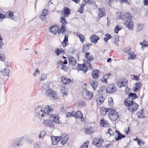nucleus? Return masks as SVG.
I'll list each match as a JSON object with an SVG mask.
<instances>
[{
	"label": "nucleus",
	"mask_w": 148,
	"mask_h": 148,
	"mask_svg": "<svg viewBox=\"0 0 148 148\" xmlns=\"http://www.w3.org/2000/svg\"><path fill=\"white\" fill-rule=\"evenodd\" d=\"M35 114L36 116L39 118H41L45 116L46 113L45 110L41 106H38L36 108L35 111Z\"/></svg>",
	"instance_id": "nucleus-1"
},
{
	"label": "nucleus",
	"mask_w": 148,
	"mask_h": 148,
	"mask_svg": "<svg viewBox=\"0 0 148 148\" xmlns=\"http://www.w3.org/2000/svg\"><path fill=\"white\" fill-rule=\"evenodd\" d=\"M81 93L83 97L87 100H90L92 98V93L86 89H83L81 91Z\"/></svg>",
	"instance_id": "nucleus-2"
},
{
	"label": "nucleus",
	"mask_w": 148,
	"mask_h": 148,
	"mask_svg": "<svg viewBox=\"0 0 148 148\" xmlns=\"http://www.w3.org/2000/svg\"><path fill=\"white\" fill-rule=\"evenodd\" d=\"M109 112V118L113 121H116L119 117V114L115 109H112Z\"/></svg>",
	"instance_id": "nucleus-3"
},
{
	"label": "nucleus",
	"mask_w": 148,
	"mask_h": 148,
	"mask_svg": "<svg viewBox=\"0 0 148 148\" xmlns=\"http://www.w3.org/2000/svg\"><path fill=\"white\" fill-rule=\"evenodd\" d=\"M103 141V139L101 137L95 138L93 139L92 144L98 148H100L102 147Z\"/></svg>",
	"instance_id": "nucleus-4"
},
{
	"label": "nucleus",
	"mask_w": 148,
	"mask_h": 148,
	"mask_svg": "<svg viewBox=\"0 0 148 148\" xmlns=\"http://www.w3.org/2000/svg\"><path fill=\"white\" fill-rule=\"evenodd\" d=\"M128 80L126 78H122L118 81L116 83L117 86L121 88L123 87H126L127 84Z\"/></svg>",
	"instance_id": "nucleus-5"
},
{
	"label": "nucleus",
	"mask_w": 148,
	"mask_h": 148,
	"mask_svg": "<svg viewBox=\"0 0 148 148\" xmlns=\"http://www.w3.org/2000/svg\"><path fill=\"white\" fill-rule=\"evenodd\" d=\"M47 95H48L54 100H56L58 99V97L56 92L55 91H52L51 89L47 90L46 92Z\"/></svg>",
	"instance_id": "nucleus-6"
},
{
	"label": "nucleus",
	"mask_w": 148,
	"mask_h": 148,
	"mask_svg": "<svg viewBox=\"0 0 148 148\" xmlns=\"http://www.w3.org/2000/svg\"><path fill=\"white\" fill-rule=\"evenodd\" d=\"M60 143L63 145L65 144L67 142L69 139V136L65 133L62 134L60 136Z\"/></svg>",
	"instance_id": "nucleus-7"
},
{
	"label": "nucleus",
	"mask_w": 148,
	"mask_h": 148,
	"mask_svg": "<svg viewBox=\"0 0 148 148\" xmlns=\"http://www.w3.org/2000/svg\"><path fill=\"white\" fill-rule=\"evenodd\" d=\"M106 90L108 92L112 93L116 91L117 88L114 84H111L108 85Z\"/></svg>",
	"instance_id": "nucleus-8"
},
{
	"label": "nucleus",
	"mask_w": 148,
	"mask_h": 148,
	"mask_svg": "<svg viewBox=\"0 0 148 148\" xmlns=\"http://www.w3.org/2000/svg\"><path fill=\"white\" fill-rule=\"evenodd\" d=\"M61 11L63 14L64 17H68L70 16L71 13V9L68 7H64L63 10Z\"/></svg>",
	"instance_id": "nucleus-9"
},
{
	"label": "nucleus",
	"mask_w": 148,
	"mask_h": 148,
	"mask_svg": "<svg viewBox=\"0 0 148 148\" xmlns=\"http://www.w3.org/2000/svg\"><path fill=\"white\" fill-rule=\"evenodd\" d=\"M98 14L97 17V19L99 20L103 16H106V10L104 8H99L98 9Z\"/></svg>",
	"instance_id": "nucleus-10"
},
{
	"label": "nucleus",
	"mask_w": 148,
	"mask_h": 148,
	"mask_svg": "<svg viewBox=\"0 0 148 148\" xmlns=\"http://www.w3.org/2000/svg\"><path fill=\"white\" fill-rule=\"evenodd\" d=\"M138 105L134 102L128 107V109L130 112H134L138 109Z\"/></svg>",
	"instance_id": "nucleus-11"
},
{
	"label": "nucleus",
	"mask_w": 148,
	"mask_h": 148,
	"mask_svg": "<svg viewBox=\"0 0 148 148\" xmlns=\"http://www.w3.org/2000/svg\"><path fill=\"white\" fill-rule=\"evenodd\" d=\"M124 25L130 30H132L134 28V23L131 20L126 21Z\"/></svg>",
	"instance_id": "nucleus-12"
},
{
	"label": "nucleus",
	"mask_w": 148,
	"mask_h": 148,
	"mask_svg": "<svg viewBox=\"0 0 148 148\" xmlns=\"http://www.w3.org/2000/svg\"><path fill=\"white\" fill-rule=\"evenodd\" d=\"M43 124L47 126L50 127V128H53L54 127V125L52 121L49 119L44 120Z\"/></svg>",
	"instance_id": "nucleus-13"
},
{
	"label": "nucleus",
	"mask_w": 148,
	"mask_h": 148,
	"mask_svg": "<svg viewBox=\"0 0 148 148\" xmlns=\"http://www.w3.org/2000/svg\"><path fill=\"white\" fill-rule=\"evenodd\" d=\"M59 30V27L57 25H54L50 27V31L54 34L58 33Z\"/></svg>",
	"instance_id": "nucleus-14"
},
{
	"label": "nucleus",
	"mask_w": 148,
	"mask_h": 148,
	"mask_svg": "<svg viewBox=\"0 0 148 148\" xmlns=\"http://www.w3.org/2000/svg\"><path fill=\"white\" fill-rule=\"evenodd\" d=\"M44 109L46 113V114H47L48 115H50V116L52 112L54 110L53 108L51 106L49 105H47L45 106Z\"/></svg>",
	"instance_id": "nucleus-15"
},
{
	"label": "nucleus",
	"mask_w": 148,
	"mask_h": 148,
	"mask_svg": "<svg viewBox=\"0 0 148 148\" xmlns=\"http://www.w3.org/2000/svg\"><path fill=\"white\" fill-rule=\"evenodd\" d=\"M75 117L76 119H80L81 121H84V120L83 115L80 111H78L75 113Z\"/></svg>",
	"instance_id": "nucleus-16"
},
{
	"label": "nucleus",
	"mask_w": 148,
	"mask_h": 148,
	"mask_svg": "<svg viewBox=\"0 0 148 148\" xmlns=\"http://www.w3.org/2000/svg\"><path fill=\"white\" fill-rule=\"evenodd\" d=\"M58 69L60 68L66 72L68 71V68L67 67L64 65L62 64V62L61 61H60L58 63Z\"/></svg>",
	"instance_id": "nucleus-17"
},
{
	"label": "nucleus",
	"mask_w": 148,
	"mask_h": 148,
	"mask_svg": "<svg viewBox=\"0 0 148 148\" xmlns=\"http://www.w3.org/2000/svg\"><path fill=\"white\" fill-rule=\"evenodd\" d=\"M69 64L70 65L74 66L77 64V60L73 56H71L68 57Z\"/></svg>",
	"instance_id": "nucleus-18"
},
{
	"label": "nucleus",
	"mask_w": 148,
	"mask_h": 148,
	"mask_svg": "<svg viewBox=\"0 0 148 148\" xmlns=\"http://www.w3.org/2000/svg\"><path fill=\"white\" fill-rule=\"evenodd\" d=\"M90 39L92 43H97L98 41L99 40L100 38L97 36L92 34L90 36Z\"/></svg>",
	"instance_id": "nucleus-19"
},
{
	"label": "nucleus",
	"mask_w": 148,
	"mask_h": 148,
	"mask_svg": "<svg viewBox=\"0 0 148 148\" xmlns=\"http://www.w3.org/2000/svg\"><path fill=\"white\" fill-rule=\"evenodd\" d=\"M121 18L126 21L131 20L132 17L131 15L129 13H126L123 15L121 16Z\"/></svg>",
	"instance_id": "nucleus-20"
},
{
	"label": "nucleus",
	"mask_w": 148,
	"mask_h": 148,
	"mask_svg": "<svg viewBox=\"0 0 148 148\" xmlns=\"http://www.w3.org/2000/svg\"><path fill=\"white\" fill-rule=\"evenodd\" d=\"M112 77V75L111 73L106 74L103 76L101 79V81L106 84L107 83V80L111 78Z\"/></svg>",
	"instance_id": "nucleus-21"
},
{
	"label": "nucleus",
	"mask_w": 148,
	"mask_h": 148,
	"mask_svg": "<svg viewBox=\"0 0 148 148\" xmlns=\"http://www.w3.org/2000/svg\"><path fill=\"white\" fill-rule=\"evenodd\" d=\"M111 108H105L103 107L99 109V112L100 114L102 115H106Z\"/></svg>",
	"instance_id": "nucleus-22"
},
{
	"label": "nucleus",
	"mask_w": 148,
	"mask_h": 148,
	"mask_svg": "<svg viewBox=\"0 0 148 148\" xmlns=\"http://www.w3.org/2000/svg\"><path fill=\"white\" fill-rule=\"evenodd\" d=\"M100 72L99 70L94 69L92 73V76L95 79H97Z\"/></svg>",
	"instance_id": "nucleus-23"
},
{
	"label": "nucleus",
	"mask_w": 148,
	"mask_h": 148,
	"mask_svg": "<svg viewBox=\"0 0 148 148\" xmlns=\"http://www.w3.org/2000/svg\"><path fill=\"white\" fill-rule=\"evenodd\" d=\"M133 102H134L132 99L128 97L125 99L124 103L125 106L128 107L130 105L132 104Z\"/></svg>",
	"instance_id": "nucleus-24"
},
{
	"label": "nucleus",
	"mask_w": 148,
	"mask_h": 148,
	"mask_svg": "<svg viewBox=\"0 0 148 148\" xmlns=\"http://www.w3.org/2000/svg\"><path fill=\"white\" fill-rule=\"evenodd\" d=\"M142 86V84L140 82H137L135 84L133 87V91L134 92H138L140 87Z\"/></svg>",
	"instance_id": "nucleus-25"
},
{
	"label": "nucleus",
	"mask_w": 148,
	"mask_h": 148,
	"mask_svg": "<svg viewBox=\"0 0 148 148\" xmlns=\"http://www.w3.org/2000/svg\"><path fill=\"white\" fill-rule=\"evenodd\" d=\"M53 119V122L57 123H60L59 117L58 115L56 114H53L50 115Z\"/></svg>",
	"instance_id": "nucleus-26"
},
{
	"label": "nucleus",
	"mask_w": 148,
	"mask_h": 148,
	"mask_svg": "<svg viewBox=\"0 0 148 148\" xmlns=\"http://www.w3.org/2000/svg\"><path fill=\"white\" fill-rule=\"evenodd\" d=\"M78 70L82 71H84V73L86 72L87 70V68L84 64H78Z\"/></svg>",
	"instance_id": "nucleus-27"
},
{
	"label": "nucleus",
	"mask_w": 148,
	"mask_h": 148,
	"mask_svg": "<svg viewBox=\"0 0 148 148\" xmlns=\"http://www.w3.org/2000/svg\"><path fill=\"white\" fill-rule=\"evenodd\" d=\"M69 36L68 34H65L64 37V39L62 42V44L63 47H66L68 44V38Z\"/></svg>",
	"instance_id": "nucleus-28"
},
{
	"label": "nucleus",
	"mask_w": 148,
	"mask_h": 148,
	"mask_svg": "<svg viewBox=\"0 0 148 148\" xmlns=\"http://www.w3.org/2000/svg\"><path fill=\"white\" fill-rule=\"evenodd\" d=\"M51 140L52 144L53 145H57L60 140V137H53L51 138Z\"/></svg>",
	"instance_id": "nucleus-29"
},
{
	"label": "nucleus",
	"mask_w": 148,
	"mask_h": 148,
	"mask_svg": "<svg viewBox=\"0 0 148 148\" xmlns=\"http://www.w3.org/2000/svg\"><path fill=\"white\" fill-rule=\"evenodd\" d=\"M100 125L102 127H108L109 126L110 124L107 121H104L103 119H101L100 121Z\"/></svg>",
	"instance_id": "nucleus-30"
},
{
	"label": "nucleus",
	"mask_w": 148,
	"mask_h": 148,
	"mask_svg": "<svg viewBox=\"0 0 148 148\" xmlns=\"http://www.w3.org/2000/svg\"><path fill=\"white\" fill-rule=\"evenodd\" d=\"M115 132L117 133V136L115 137L116 140H121L122 138L125 137V136L124 135H122L120 132L118 130H116Z\"/></svg>",
	"instance_id": "nucleus-31"
},
{
	"label": "nucleus",
	"mask_w": 148,
	"mask_h": 148,
	"mask_svg": "<svg viewBox=\"0 0 148 148\" xmlns=\"http://www.w3.org/2000/svg\"><path fill=\"white\" fill-rule=\"evenodd\" d=\"M89 83L91 84L93 89L96 90L98 86L97 82L95 80H91L90 81Z\"/></svg>",
	"instance_id": "nucleus-32"
},
{
	"label": "nucleus",
	"mask_w": 148,
	"mask_h": 148,
	"mask_svg": "<svg viewBox=\"0 0 148 148\" xmlns=\"http://www.w3.org/2000/svg\"><path fill=\"white\" fill-rule=\"evenodd\" d=\"M85 57L86 59L90 61H92L94 59V56L91 55L88 52L86 53L85 54Z\"/></svg>",
	"instance_id": "nucleus-33"
},
{
	"label": "nucleus",
	"mask_w": 148,
	"mask_h": 148,
	"mask_svg": "<svg viewBox=\"0 0 148 148\" xmlns=\"http://www.w3.org/2000/svg\"><path fill=\"white\" fill-rule=\"evenodd\" d=\"M76 35L78 37L82 43H83L85 40V36L79 32L77 33Z\"/></svg>",
	"instance_id": "nucleus-34"
},
{
	"label": "nucleus",
	"mask_w": 148,
	"mask_h": 148,
	"mask_svg": "<svg viewBox=\"0 0 148 148\" xmlns=\"http://www.w3.org/2000/svg\"><path fill=\"white\" fill-rule=\"evenodd\" d=\"M104 99L102 96H100L97 97L96 99L97 103L98 105L101 104L103 103Z\"/></svg>",
	"instance_id": "nucleus-35"
},
{
	"label": "nucleus",
	"mask_w": 148,
	"mask_h": 148,
	"mask_svg": "<svg viewBox=\"0 0 148 148\" xmlns=\"http://www.w3.org/2000/svg\"><path fill=\"white\" fill-rule=\"evenodd\" d=\"M61 80L62 82L64 84H70L71 82L70 79H68L64 76L61 77Z\"/></svg>",
	"instance_id": "nucleus-36"
},
{
	"label": "nucleus",
	"mask_w": 148,
	"mask_h": 148,
	"mask_svg": "<svg viewBox=\"0 0 148 148\" xmlns=\"http://www.w3.org/2000/svg\"><path fill=\"white\" fill-rule=\"evenodd\" d=\"M94 132V130L93 127H90L85 129V132L86 134H91Z\"/></svg>",
	"instance_id": "nucleus-37"
},
{
	"label": "nucleus",
	"mask_w": 148,
	"mask_h": 148,
	"mask_svg": "<svg viewBox=\"0 0 148 148\" xmlns=\"http://www.w3.org/2000/svg\"><path fill=\"white\" fill-rule=\"evenodd\" d=\"M108 106L110 108L113 109L112 108L114 106V103L113 101L112 97H110L108 99Z\"/></svg>",
	"instance_id": "nucleus-38"
},
{
	"label": "nucleus",
	"mask_w": 148,
	"mask_h": 148,
	"mask_svg": "<svg viewBox=\"0 0 148 148\" xmlns=\"http://www.w3.org/2000/svg\"><path fill=\"white\" fill-rule=\"evenodd\" d=\"M138 116L139 118H143L145 117L144 110H141L140 111H138L137 113Z\"/></svg>",
	"instance_id": "nucleus-39"
},
{
	"label": "nucleus",
	"mask_w": 148,
	"mask_h": 148,
	"mask_svg": "<svg viewBox=\"0 0 148 148\" xmlns=\"http://www.w3.org/2000/svg\"><path fill=\"white\" fill-rule=\"evenodd\" d=\"M55 52L57 56H59L60 55L63 53L64 52V51L62 49H55Z\"/></svg>",
	"instance_id": "nucleus-40"
},
{
	"label": "nucleus",
	"mask_w": 148,
	"mask_h": 148,
	"mask_svg": "<svg viewBox=\"0 0 148 148\" xmlns=\"http://www.w3.org/2000/svg\"><path fill=\"white\" fill-rule=\"evenodd\" d=\"M129 56V58L131 60H135L136 58V55L134 52H129L128 53Z\"/></svg>",
	"instance_id": "nucleus-41"
},
{
	"label": "nucleus",
	"mask_w": 148,
	"mask_h": 148,
	"mask_svg": "<svg viewBox=\"0 0 148 148\" xmlns=\"http://www.w3.org/2000/svg\"><path fill=\"white\" fill-rule=\"evenodd\" d=\"M138 97V96L135 93L130 92L128 94V97L130 99H132L133 100V99H134L136 98H137Z\"/></svg>",
	"instance_id": "nucleus-42"
},
{
	"label": "nucleus",
	"mask_w": 148,
	"mask_h": 148,
	"mask_svg": "<svg viewBox=\"0 0 148 148\" xmlns=\"http://www.w3.org/2000/svg\"><path fill=\"white\" fill-rule=\"evenodd\" d=\"M66 26L65 25H61L58 32V34L60 33H63L66 31Z\"/></svg>",
	"instance_id": "nucleus-43"
},
{
	"label": "nucleus",
	"mask_w": 148,
	"mask_h": 148,
	"mask_svg": "<svg viewBox=\"0 0 148 148\" xmlns=\"http://www.w3.org/2000/svg\"><path fill=\"white\" fill-rule=\"evenodd\" d=\"M105 37L103 38V40L106 42H107L108 40L112 38V36L109 34H105Z\"/></svg>",
	"instance_id": "nucleus-44"
},
{
	"label": "nucleus",
	"mask_w": 148,
	"mask_h": 148,
	"mask_svg": "<svg viewBox=\"0 0 148 148\" xmlns=\"http://www.w3.org/2000/svg\"><path fill=\"white\" fill-rule=\"evenodd\" d=\"M85 5V3H81L80 5V7L78 10V12L80 13H83L84 7Z\"/></svg>",
	"instance_id": "nucleus-45"
},
{
	"label": "nucleus",
	"mask_w": 148,
	"mask_h": 148,
	"mask_svg": "<svg viewBox=\"0 0 148 148\" xmlns=\"http://www.w3.org/2000/svg\"><path fill=\"white\" fill-rule=\"evenodd\" d=\"M64 18L63 16L60 18V22L62 23L61 25L66 26V25L67 23V22L66 21V19Z\"/></svg>",
	"instance_id": "nucleus-46"
},
{
	"label": "nucleus",
	"mask_w": 148,
	"mask_h": 148,
	"mask_svg": "<svg viewBox=\"0 0 148 148\" xmlns=\"http://www.w3.org/2000/svg\"><path fill=\"white\" fill-rule=\"evenodd\" d=\"M66 116L68 117L71 116L75 117V112L73 110L71 112H68L66 113Z\"/></svg>",
	"instance_id": "nucleus-47"
},
{
	"label": "nucleus",
	"mask_w": 148,
	"mask_h": 148,
	"mask_svg": "<svg viewBox=\"0 0 148 148\" xmlns=\"http://www.w3.org/2000/svg\"><path fill=\"white\" fill-rule=\"evenodd\" d=\"M89 144V141H87L86 142H85L84 144H83L81 146L80 148H87L88 147Z\"/></svg>",
	"instance_id": "nucleus-48"
},
{
	"label": "nucleus",
	"mask_w": 148,
	"mask_h": 148,
	"mask_svg": "<svg viewBox=\"0 0 148 148\" xmlns=\"http://www.w3.org/2000/svg\"><path fill=\"white\" fill-rule=\"evenodd\" d=\"M6 14H8L7 16L8 18H12L14 17V13L12 12L9 11L6 12Z\"/></svg>",
	"instance_id": "nucleus-49"
},
{
	"label": "nucleus",
	"mask_w": 148,
	"mask_h": 148,
	"mask_svg": "<svg viewBox=\"0 0 148 148\" xmlns=\"http://www.w3.org/2000/svg\"><path fill=\"white\" fill-rule=\"evenodd\" d=\"M78 105L80 107H82L86 106V103L84 101H80L78 102Z\"/></svg>",
	"instance_id": "nucleus-50"
},
{
	"label": "nucleus",
	"mask_w": 148,
	"mask_h": 148,
	"mask_svg": "<svg viewBox=\"0 0 148 148\" xmlns=\"http://www.w3.org/2000/svg\"><path fill=\"white\" fill-rule=\"evenodd\" d=\"M123 27L122 26L119 27V25H117L115 28L114 32L116 34H117L118 31L121 29Z\"/></svg>",
	"instance_id": "nucleus-51"
},
{
	"label": "nucleus",
	"mask_w": 148,
	"mask_h": 148,
	"mask_svg": "<svg viewBox=\"0 0 148 148\" xmlns=\"http://www.w3.org/2000/svg\"><path fill=\"white\" fill-rule=\"evenodd\" d=\"M140 45H143L142 48H143V47L144 48L146 47H148V45L147 44V42L145 40H144V41L143 42H140Z\"/></svg>",
	"instance_id": "nucleus-52"
},
{
	"label": "nucleus",
	"mask_w": 148,
	"mask_h": 148,
	"mask_svg": "<svg viewBox=\"0 0 148 148\" xmlns=\"http://www.w3.org/2000/svg\"><path fill=\"white\" fill-rule=\"evenodd\" d=\"M5 60V55L1 53L0 54V60L4 61Z\"/></svg>",
	"instance_id": "nucleus-53"
},
{
	"label": "nucleus",
	"mask_w": 148,
	"mask_h": 148,
	"mask_svg": "<svg viewBox=\"0 0 148 148\" xmlns=\"http://www.w3.org/2000/svg\"><path fill=\"white\" fill-rule=\"evenodd\" d=\"M83 1L84 2V3H85V5H86V3H89V4H92L94 2V0H83Z\"/></svg>",
	"instance_id": "nucleus-54"
},
{
	"label": "nucleus",
	"mask_w": 148,
	"mask_h": 148,
	"mask_svg": "<svg viewBox=\"0 0 148 148\" xmlns=\"http://www.w3.org/2000/svg\"><path fill=\"white\" fill-rule=\"evenodd\" d=\"M133 76L134 77L133 79L136 80H139V78L140 76V75L138 74V75H131V76Z\"/></svg>",
	"instance_id": "nucleus-55"
},
{
	"label": "nucleus",
	"mask_w": 148,
	"mask_h": 148,
	"mask_svg": "<svg viewBox=\"0 0 148 148\" xmlns=\"http://www.w3.org/2000/svg\"><path fill=\"white\" fill-rule=\"evenodd\" d=\"M3 74L5 76L8 75L9 71L8 69H5L3 72Z\"/></svg>",
	"instance_id": "nucleus-56"
},
{
	"label": "nucleus",
	"mask_w": 148,
	"mask_h": 148,
	"mask_svg": "<svg viewBox=\"0 0 148 148\" xmlns=\"http://www.w3.org/2000/svg\"><path fill=\"white\" fill-rule=\"evenodd\" d=\"M48 14V11L46 9H45L43 10L41 14L44 16H47Z\"/></svg>",
	"instance_id": "nucleus-57"
},
{
	"label": "nucleus",
	"mask_w": 148,
	"mask_h": 148,
	"mask_svg": "<svg viewBox=\"0 0 148 148\" xmlns=\"http://www.w3.org/2000/svg\"><path fill=\"white\" fill-rule=\"evenodd\" d=\"M46 135V132L44 131H42L40 132L39 137L40 138H42Z\"/></svg>",
	"instance_id": "nucleus-58"
},
{
	"label": "nucleus",
	"mask_w": 148,
	"mask_h": 148,
	"mask_svg": "<svg viewBox=\"0 0 148 148\" xmlns=\"http://www.w3.org/2000/svg\"><path fill=\"white\" fill-rule=\"evenodd\" d=\"M46 16H44L43 15L41 14V15L40 16V19L43 21H45L46 20Z\"/></svg>",
	"instance_id": "nucleus-59"
},
{
	"label": "nucleus",
	"mask_w": 148,
	"mask_h": 148,
	"mask_svg": "<svg viewBox=\"0 0 148 148\" xmlns=\"http://www.w3.org/2000/svg\"><path fill=\"white\" fill-rule=\"evenodd\" d=\"M86 66L88 67L87 68H88L89 69H92V67L90 63L89 62H88L86 64Z\"/></svg>",
	"instance_id": "nucleus-60"
},
{
	"label": "nucleus",
	"mask_w": 148,
	"mask_h": 148,
	"mask_svg": "<svg viewBox=\"0 0 148 148\" xmlns=\"http://www.w3.org/2000/svg\"><path fill=\"white\" fill-rule=\"evenodd\" d=\"M119 2L121 4H123V3H129L128 0H119Z\"/></svg>",
	"instance_id": "nucleus-61"
},
{
	"label": "nucleus",
	"mask_w": 148,
	"mask_h": 148,
	"mask_svg": "<svg viewBox=\"0 0 148 148\" xmlns=\"http://www.w3.org/2000/svg\"><path fill=\"white\" fill-rule=\"evenodd\" d=\"M104 87L103 86H101L100 87L98 92L99 93H101L104 90Z\"/></svg>",
	"instance_id": "nucleus-62"
},
{
	"label": "nucleus",
	"mask_w": 148,
	"mask_h": 148,
	"mask_svg": "<svg viewBox=\"0 0 148 148\" xmlns=\"http://www.w3.org/2000/svg\"><path fill=\"white\" fill-rule=\"evenodd\" d=\"M138 144L140 146H142L144 145L145 143L144 142L141 141L140 140H138Z\"/></svg>",
	"instance_id": "nucleus-63"
},
{
	"label": "nucleus",
	"mask_w": 148,
	"mask_h": 148,
	"mask_svg": "<svg viewBox=\"0 0 148 148\" xmlns=\"http://www.w3.org/2000/svg\"><path fill=\"white\" fill-rule=\"evenodd\" d=\"M124 131L126 135L128 134L130 132V127H127V129H125Z\"/></svg>",
	"instance_id": "nucleus-64"
}]
</instances>
